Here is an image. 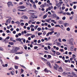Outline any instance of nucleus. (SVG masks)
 Returning <instances> with one entry per match:
<instances>
[{
    "mask_svg": "<svg viewBox=\"0 0 77 77\" xmlns=\"http://www.w3.org/2000/svg\"><path fill=\"white\" fill-rule=\"evenodd\" d=\"M46 32L45 31L43 33L44 35H46Z\"/></svg>",
    "mask_w": 77,
    "mask_h": 77,
    "instance_id": "60",
    "label": "nucleus"
},
{
    "mask_svg": "<svg viewBox=\"0 0 77 77\" xmlns=\"http://www.w3.org/2000/svg\"><path fill=\"white\" fill-rule=\"evenodd\" d=\"M45 41H48V39L47 38H45Z\"/></svg>",
    "mask_w": 77,
    "mask_h": 77,
    "instance_id": "54",
    "label": "nucleus"
},
{
    "mask_svg": "<svg viewBox=\"0 0 77 77\" xmlns=\"http://www.w3.org/2000/svg\"><path fill=\"white\" fill-rule=\"evenodd\" d=\"M65 19H66V17H63V18H62V19L63 20H65Z\"/></svg>",
    "mask_w": 77,
    "mask_h": 77,
    "instance_id": "50",
    "label": "nucleus"
},
{
    "mask_svg": "<svg viewBox=\"0 0 77 77\" xmlns=\"http://www.w3.org/2000/svg\"><path fill=\"white\" fill-rule=\"evenodd\" d=\"M49 35H51L53 34L51 32H49Z\"/></svg>",
    "mask_w": 77,
    "mask_h": 77,
    "instance_id": "61",
    "label": "nucleus"
},
{
    "mask_svg": "<svg viewBox=\"0 0 77 77\" xmlns=\"http://www.w3.org/2000/svg\"><path fill=\"white\" fill-rule=\"evenodd\" d=\"M25 36H28L30 35V34L29 33H27L26 34H25Z\"/></svg>",
    "mask_w": 77,
    "mask_h": 77,
    "instance_id": "30",
    "label": "nucleus"
},
{
    "mask_svg": "<svg viewBox=\"0 0 77 77\" xmlns=\"http://www.w3.org/2000/svg\"><path fill=\"white\" fill-rule=\"evenodd\" d=\"M31 38L33 39V38H35V35H32L31 36Z\"/></svg>",
    "mask_w": 77,
    "mask_h": 77,
    "instance_id": "21",
    "label": "nucleus"
},
{
    "mask_svg": "<svg viewBox=\"0 0 77 77\" xmlns=\"http://www.w3.org/2000/svg\"><path fill=\"white\" fill-rule=\"evenodd\" d=\"M51 20V19L49 18L48 19H45V21L46 22H47V23H50V21Z\"/></svg>",
    "mask_w": 77,
    "mask_h": 77,
    "instance_id": "7",
    "label": "nucleus"
},
{
    "mask_svg": "<svg viewBox=\"0 0 77 77\" xmlns=\"http://www.w3.org/2000/svg\"><path fill=\"white\" fill-rule=\"evenodd\" d=\"M13 34H15V33H16V31H14L13 32Z\"/></svg>",
    "mask_w": 77,
    "mask_h": 77,
    "instance_id": "58",
    "label": "nucleus"
},
{
    "mask_svg": "<svg viewBox=\"0 0 77 77\" xmlns=\"http://www.w3.org/2000/svg\"><path fill=\"white\" fill-rule=\"evenodd\" d=\"M66 30L67 31H68V32H69V31H70V28L69 27H68L67 28Z\"/></svg>",
    "mask_w": 77,
    "mask_h": 77,
    "instance_id": "32",
    "label": "nucleus"
},
{
    "mask_svg": "<svg viewBox=\"0 0 77 77\" xmlns=\"http://www.w3.org/2000/svg\"><path fill=\"white\" fill-rule=\"evenodd\" d=\"M52 9H53V7H49L48 8V9L49 11H50V10Z\"/></svg>",
    "mask_w": 77,
    "mask_h": 77,
    "instance_id": "24",
    "label": "nucleus"
},
{
    "mask_svg": "<svg viewBox=\"0 0 77 77\" xmlns=\"http://www.w3.org/2000/svg\"><path fill=\"white\" fill-rule=\"evenodd\" d=\"M24 19L25 20H27V19H28V17H27L26 16H24Z\"/></svg>",
    "mask_w": 77,
    "mask_h": 77,
    "instance_id": "27",
    "label": "nucleus"
},
{
    "mask_svg": "<svg viewBox=\"0 0 77 77\" xmlns=\"http://www.w3.org/2000/svg\"><path fill=\"white\" fill-rule=\"evenodd\" d=\"M54 61L53 60H51L50 61V63H54Z\"/></svg>",
    "mask_w": 77,
    "mask_h": 77,
    "instance_id": "42",
    "label": "nucleus"
},
{
    "mask_svg": "<svg viewBox=\"0 0 77 77\" xmlns=\"http://www.w3.org/2000/svg\"><path fill=\"white\" fill-rule=\"evenodd\" d=\"M70 50L71 51H74V46H72L70 48Z\"/></svg>",
    "mask_w": 77,
    "mask_h": 77,
    "instance_id": "13",
    "label": "nucleus"
},
{
    "mask_svg": "<svg viewBox=\"0 0 77 77\" xmlns=\"http://www.w3.org/2000/svg\"><path fill=\"white\" fill-rule=\"evenodd\" d=\"M47 64H48V65L49 67H50V68H51L52 67H51V64L50 63V62L48 61L47 62Z\"/></svg>",
    "mask_w": 77,
    "mask_h": 77,
    "instance_id": "6",
    "label": "nucleus"
},
{
    "mask_svg": "<svg viewBox=\"0 0 77 77\" xmlns=\"http://www.w3.org/2000/svg\"><path fill=\"white\" fill-rule=\"evenodd\" d=\"M41 4H42V2H39L38 3V5H41Z\"/></svg>",
    "mask_w": 77,
    "mask_h": 77,
    "instance_id": "51",
    "label": "nucleus"
},
{
    "mask_svg": "<svg viewBox=\"0 0 77 77\" xmlns=\"http://www.w3.org/2000/svg\"><path fill=\"white\" fill-rule=\"evenodd\" d=\"M19 59V58L17 57V56H16L15 57V60H17V59Z\"/></svg>",
    "mask_w": 77,
    "mask_h": 77,
    "instance_id": "38",
    "label": "nucleus"
},
{
    "mask_svg": "<svg viewBox=\"0 0 77 77\" xmlns=\"http://www.w3.org/2000/svg\"><path fill=\"white\" fill-rule=\"evenodd\" d=\"M48 49H49V50H50V49H51V47H50V46H48Z\"/></svg>",
    "mask_w": 77,
    "mask_h": 77,
    "instance_id": "49",
    "label": "nucleus"
},
{
    "mask_svg": "<svg viewBox=\"0 0 77 77\" xmlns=\"http://www.w3.org/2000/svg\"><path fill=\"white\" fill-rule=\"evenodd\" d=\"M72 3L73 4H76V3H77V2H72Z\"/></svg>",
    "mask_w": 77,
    "mask_h": 77,
    "instance_id": "64",
    "label": "nucleus"
},
{
    "mask_svg": "<svg viewBox=\"0 0 77 77\" xmlns=\"http://www.w3.org/2000/svg\"><path fill=\"white\" fill-rule=\"evenodd\" d=\"M48 27H49V28H51V25H50V24L48 25Z\"/></svg>",
    "mask_w": 77,
    "mask_h": 77,
    "instance_id": "43",
    "label": "nucleus"
},
{
    "mask_svg": "<svg viewBox=\"0 0 77 77\" xmlns=\"http://www.w3.org/2000/svg\"><path fill=\"white\" fill-rule=\"evenodd\" d=\"M7 5H8V6L9 7L11 6H11H14V5L12 4V2H9L7 3Z\"/></svg>",
    "mask_w": 77,
    "mask_h": 77,
    "instance_id": "3",
    "label": "nucleus"
},
{
    "mask_svg": "<svg viewBox=\"0 0 77 77\" xmlns=\"http://www.w3.org/2000/svg\"><path fill=\"white\" fill-rule=\"evenodd\" d=\"M47 17V15H45L43 17V19H45V18H46Z\"/></svg>",
    "mask_w": 77,
    "mask_h": 77,
    "instance_id": "22",
    "label": "nucleus"
},
{
    "mask_svg": "<svg viewBox=\"0 0 77 77\" xmlns=\"http://www.w3.org/2000/svg\"><path fill=\"white\" fill-rule=\"evenodd\" d=\"M52 16L53 18H56L57 17V16L56 15V14H53Z\"/></svg>",
    "mask_w": 77,
    "mask_h": 77,
    "instance_id": "14",
    "label": "nucleus"
},
{
    "mask_svg": "<svg viewBox=\"0 0 77 77\" xmlns=\"http://www.w3.org/2000/svg\"><path fill=\"white\" fill-rule=\"evenodd\" d=\"M59 3L61 5H62V4H63V2L60 1V2H59Z\"/></svg>",
    "mask_w": 77,
    "mask_h": 77,
    "instance_id": "55",
    "label": "nucleus"
},
{
    "mask_svg": "<svg viewBox=\"0 0 77 77\" xmlns=\"http://www.w3.org/2000/svg\"><path fill=\"white\" fill-rule=\"evenodd\" d=\"M59 67V66L57 64H55V66L54 67V69H55L56 70H57L58 68Z\"/></svg>",
    "mask_w": 77,
    "mask_h": 77,
    "instance_id": "2",
    "label": "nucleus"
},
{
    "mask_svg": "<svg viewBox=\"0 0 77 77\" xmlns=\"http://www.w3.org/2000/svg\"><path fill=\"white\" fill-rule=\"evenodd\" d=\"M34 31H35V29H34L33 28L31 29V31H32V32H34Z\"/></svg>",
    "mask_w": 77,
    "mask_h": 77,
    "instance_id": "47",
    "label": "nucleus"
},
{
    "mask_svg": "<svg viewBox=\"0 0 77 77\" xmlns=\"http://www.w3.org/2000/svg\"><path fill=\"white\" fill-rule=\"evenodd\" d=\"M58 41L60 42H62V41H61V39L60 38H59L58 39Z\"/></svg>",
    "mask_w": 77,
    "mask_h": 77,
    "instance_id": "62",
    "label": "nucleus"
},
{
    "mask_svg": "<svg viewBox=\"0 0 77 77\" xmlns=\"http://www.w3.org/2000/svg\"><path fill=\"white\" fill-rule=\"evenodd\" d=\"M74 41V39L72 38L69 39V41L70 42H72V41Z\"/></svg>",
    "mask_w": 77,
    "mask_h": 77,
    "instance_id": "23",
    "label": "nucleus"
},
{
    "mask_svg": "<svg viewBox=\"0 0 77 77\" xmlns=\"http://www.w3.org/2000/svg\"><path fill=\"white\" fill-rule=\"evenodd\" d=\"M25 8V7L24 6H19L17 8L18 9H23Z\"/></svg>",
    "mask_w": 77,
    "mask_h": 77,
    "instance_id": "4",
    "label": "nucleus"
},
{
    "mask_svg": "<svg viewBox=\"0 0 77 77\" xmlns=\"http://www.w3.org/2000/svg\"><path fill=\"white\" fill-rule=\"evenodd\" d=\"M30 27L31 28H33V27H34V25H31V26H30Z\"/></svg>",
    "mask_w": 77,
    "mask_h": 77,
    "instance_id": "40",
    "label": "nucleus"
},
{
    "mask_svg": "<svg viewBox=\"0 0 77 77\" xmlns=\"http://www.w3.org/2000/svg\"><path fill=\"white\" fill-rule=\"evenodd\" d=\"M33 7L34 8V9L36 8V6L35 4H34L33 5Z\"/></svg>",
    "mask_w": 77,
    "mask_h": 77,
    "instance_id": "35",
    "label": "nucleus"
},
{
    "mask_svg": "<svg viewBox=\"0 0 77 77\" xmlns=\"http://www.w3.org/2000/svg\"><path fill=\"white\" fill-rule=\"evenodd\" d=\"M40 7L42 8H43L45 7V5H42L40 6Z\"/></svg>",
    "mask_w": 77,
    "mask_h": 77,
    "instance_id": "19",
    "label": "nucleus"
},
{
    "mask_svg": "<svg viewBox=\"0 0 77 77\" xmlns=\"http://www.w3.org/2000/svg\"><path fill=\"white\" fill-rule=\"evenodd\" d=\"M9 44H10V45H14V43L12 42H9Z\"/></svg>",
    "mask_w": 77,
    "mask_h": 77,
    "instance_id": "29",
    "label": "nucleus"
},
{
    "mask_svg": "<svg viewBox=\"0 0 77 77\" xmlns=\"http://www.w3.org/2000/svg\"><path fill=\"white\" fill-rule=\"evenodd\" d=\"M22 40L23 41V42L24 43H25V42H26V39H24L23 38H22Z\"/></svg>",
    "mask_w": 77,
    "mask_h": 77,
    "instance_id": "25",
    "label": "nucleus"
},
{
    "mask_svg": "<svg viewBox=\"0 0 77 77\" xmlns=\"http://www.w3.org/2000/svg\"><path fill=\"white\" fill-rule=\"evenodd\" d=\"M37 30H38V31H41V28H37Z\"/></svg>",
    "mask_w": 77,
    "mask_h": 77,
    "instance_id": "28",
    "label": "nucleus"
},
{
    "mask_svg": "<svg viewBox=\"0 0 77 77\" xmlns=\"http://www.w3.org/2000/svg\"><path fill=\"white\" fill-rule=\"evenodd\" d=\"M31 17L33 18V19H34L35 18V16L34 15H32V13H31Z\"/></svg>",
    "mask_w": 77,
    "mask_h": 77,
    "instance_id": "20",
    "label": "nucleus"
},
{
    "mask_svg": "<svg viewBox=\"0 0 77 77\" xmlns=\"http://www.w3.org/2000/svg\"><path fill=\"white\" fill-rule=\"evenodd\" d=\"M38 25H36V26H35L34 28L35 30H36V29H37V28H38Z\"/></svg>",
    "mask_w": 77,
    "mask_h": 77,
    "instance_id": "33",
    "label": "nucleus"
},
{
    "mask_svg": "<svg viewBox=\"0 0 77 77\" xmlns=\"http://www.w3.org/2000/svg\"><path fill=\"white\" fill-rule=\"evenodd\" d=\"M51 51L54 53V54H56V51H54V49L53 48L51 49Z\"/></svg>",
    "mask_w": 77,
    "mask_h": 77,
    "instance_id": "16",
    "label": "nucleus"
},
{
    "mask_svg": "<svg viewBox=\"0 0 77 77\" xmlns=\"http://www.w3.org/2000/svg\"><path fill=\"white\" fill-rule=\"evenodd\" d=\"M51 12H52V13H53V14H54V13H55L54 11L53 10H51Z\"/></svg>",
    "mask_w": 77,
    "mask_h": 77,
    "instance_id": "52",
    "label": "nucleus"
},
{
    "mask_svg": "<svg viewBox=\"0 0 77 77\" xmlns=\"http://www.w3.org/2000/svg\"><path fill=\"white\" fill-rule=\"evenodd\" d=\"M22 39L21 38H17V39H16V41H19V42H21L22 41V40H21Z\"/></svg>",
    "mask_w": 77,
    "mask_h": 77,
    "instance_id": "10",
    "label": "nucleus"
},
{
    "mask_svg": "<svg viewBox=\"0 0 77 77\" xmlns=\"http://www.w3.org/2000/svg\"><path fill=\"white\" fill-rule=\"evenodd\" d=\"M30 41H29V40H27L26 41V43H30Z\"/></svg>",
    "mask_w": 77,
    "mask_h": 77,
    "instance_id": "59",
    "label": "nucleus"
},
{
    "mask_svg": "<svg viewBox=\"0 0 77 77\" xmlns=\"http://www.w3.org/2000/svg\"><path fill=\"white\" fill-rule=\"evenodd\" d=\"M66 14L67 15H71V13H69V12H67Z\"/></svg>",
    "mask_w": 77,
    "mask_h": 77,
    "instance_id": "36",
    "label": "nucleus"
},
{
    "mask_svg": "<svg viewBox=\"0 0 77 77\" xmlns=\"http://www.w3.org/2000/svg\"><path fill=\"white\" fill-rule=\"evenodd\" d=\"M45 50H48V48H47V47H45L44 48Z\"/></svg>",
    "mask_w": 77,
    "mask_h": 77,
    "instance_id": "53",
    "label": "nucleus"
},
{
    "mask_svg": "<svg viewBox=\"0 0 77 77\" xmlns=\"http://www.w3.org/2000/svg\"><path fill=\"white\" fill-rule=\"evenodd\" d=\"M18 11H22V12H25V11H26V10H20L18 9Z\"/></svg>",
    "mask_w": 77,
    "mask_h": 77,
    "instance_id": "17",
    "label": "nucleus"
},
{
    "mask_svg": "<svg viewBox=\"0 0 77 77\" xmlns=\"http://www.w3.org/2000/svg\"><path fill=\"white\" fill-rule=\"evenodd\" d=\"M20 25L23 26H24V23H20Z\"/></svg>",
    "mask_w": 77,
    "mask_h": 77,
    "instance_id": "48",
    "label": "nucleus"
},
{
    "mask_svg": "<svg viewBox=\"0 0 77 77\" xmlns=\"http://www.w3.org/2000/svg\"><path fill=\"white\" fill-rule=\"evenodd\" d=\"M72 54V53L71 52H69V55H71Z\"/></svg>",
    "mask_w": 77,
    "mask_h": 77,
    "instance_id": "57",
    "label": "nucleus"
},
{
    "mask_svg": "<svg viewBox=\"0 0 77 77\" xmlns=\"http://www.w3.org/2000/svg\"><path fill=\"white\" fill-rule=\"evenodd\" d=\"M6 23H7V24H9L10 23H11V19H8L6 21Z\"/></svg>",
    "mask_w": 77,
    "mask_h": 77,
    "instance_id": "11",
    "label": "nucleus"
},
{
    "mask_svg": "<svg viewBox=\"0 0 77 77\" xmlns=\"http://www.w3.org/2000/svg\"><path fill=\"white\" fill-rule=\"evenodd\" d=\"M58 71L60 72H61L62 71H63V69L62 67H60L59 68Z\"/></svg>",
    "mask_w": 77,
    "mask_h": 77,
    "instance_id": "8",
    "label": "nucleus"
},
{
    "mask_svg": "<svg viewBox=\"0 0 77 77\" xmlns=\"http://www.w3.org/2000/svg\"><path fill=\"white\" fill-rule=\"evenodd\" d=\"M41 40H38V41H37V42H38V44H39V43H40L41 42Z\"/></svg>",
    "mask_w": 77,
    "mask_h": 77,
    "instance_id": "63",
    "label": "nucleus"
},
{
    "mask_svg": "<svg viewBox=\"0 0 77 77\" xmlns=\"http://www.w3.org/2000/svg\"><path fill=\"white\" fill-rule=\"evenodd\" d=\"M14 67L15 69H18V66H15Z\"/></svg>",
    "mask_w": 77,
    "mask_h": 77,
    "instance_id": "39",
    "label": "nucleus"
},
{
    "mask_svg": "<svg viewBox=\"0 0 77 77\" xmlns=\"http://www.w3.org/2000/svg\"><path fill=\"white\" fill-rule=\"evenodd\" d=\"M62 41L63 42H66V40L65 39H63L62 40Z\"/></svg>",
    "mask_w": 77,
    "mask_h": 77,
    "instance_id": "41",
    "label": "nucleus"
},
{
    "mask_svg": "<svg viewBox=\"0 0 77 77\" xmlns=\"http://www.w3.org/2000/svg\"><path fill=\"white\" fill-rule=\"evenodd\" d=\"M57 46H58V47H60V46L61 45V43H60L59 42H57Z\"/></svg>",
    "mask_w": 77,
    "mask_h": 77,
    "instance_id": "12",
    "label": "nucleus"
},
{
    "mask_svg": "<svg viewBox=\"0 0 77 77\" xmlns=\"http://www.w3.org/2000/svg\"><path fill=\"white\" fill-rule=\"evenodd\" d=\"M55 27H61L59 25H56L55 26Z\"/></svg>",
    "mask_w": 77,
    "mask_h": 77,
    "instance_id": "31",
    "label": "nucleus"
},
{
    "mask_svg": "<svg viewBox=\"0 0 77 77\" xmlns=\"http://www.w3.org/2000/svg\"><path fill=\"white\" fill-rule=\"evenodd\" d=\"M4 50V49H3L2 48H0V51H3Z\"/></svg>",
    "mask_w": 77,
    "mask_h": 77,
    "instance_id": "44",
    "label": "nucleus"
},
{
    "mask_svg": "<svg viewBox=\"0 0 77 77\" xmlns=\"http://www.w3.org/2000/svg\"><path fill=\"white\" fill-rule=\"evenodd\" d=\"M63 25L65 27H66V26H69V23H63Z\"/></svg>",
    "mask_w": 77,
    "mask_h": 77,
    "instance_id": "9",
    "label": "nucleus"
},
{
    "mask_svg": "<svg viewBox=\"0 0 77 77\" xmlns=\"http://www.w3.org/2000/svg\"><path fill=\"white\" fill-rule=\"evenodd\" d=\"M58 23H59V24H62V21L60 20L59 21Z\"/></svg>",
    "mask_w": 77,
    "mask_h": 77,
    "instance_id": "56",
    "label": "nucleus"
},
{
    "mask_svg": "<svg viewBox=\"0 0 77 77\" xmlns=\"http://www.w3.org/2000/svg\"><path fill=\"white\" fill-rule=\"evenodd\" d=\"M72 75H73L74 77H75L76 76V74L74 72H72Z\"/></svg>",
    "mask_w": 77,
    "mask_h": 77,
    "instance_id": "15",
    "label": "nucleus"
},
{
    "mask_svg": "<svg viewBox=\"0 0 77 77\" xmlns=\"http://www.w3.org/2000/svg\"><path fill=\"white\" fill-rule=\"evenodd\" d=\"M56 54H57V55H60V53L57 52L56 53Z\"/></svg>",
    "mask_w": 77,
    "mask_h": 77,
    "instance_id": "45",
    "label": "nucleus"
},
{
    "mask_svg": "<svg viewBox=\"0 0 77 77\" xmlns=\"http://www.w3.org/2000/svg\"><path fill=\"white\" fill-rule=\"evenodd\" d=\"M15 23L16 24H20V22L19 21H17V22H15Z\"/></svg>",
    "mask_w": 77,
    "mask_h": 77,
    "instance_id": "26",
    "label": "nucleus"
},
{
    "mask_svg": "<svg viewBox=\"0 0 77 77\" xmlns=\"http://www.w3.org/2000/svg\"><path fill=\"white\" fill-rule=\"evenodd\" d=\"M42 33L39 32L38 33V36H40L41 35H42Z\"/></svg>",
    "mask_w": 77,
    "mask_h": 77,
    "instance_id": "37",
    "label": "nucleus"
},
{
    "mask_svg": "<svg viewBox=\"0 0 77 77\" xmlns=\"http://www.w3.org/2000/svg\"><path fill=\"white\" fill-rule=\"evenodd\" d=\"M18 50H20V48H17V47H14L13 48L12 50H11L10 52L11 53H14V54H22L21 52H17Z\"/></svg>",
    "mask_w": 77,
    "mask_h": 77,
    "instance_id": "1",
    "label": "nucleus"
},
{
    "mask_svg": "<svg viewBox=\"0 0 77 77\" xmlns=\"http://www.w3.org/2000/svg\"><path fill=\"white\" fill-rule=\"evenodd\" d=\"M45 72H49V71L50 72H51V71H48V70H47V69H45Z\"/></svg>",
    "mask_w": 77,
    "mask_h": 77,
    "instance_id": "18",
    "label": "nucleus"
},
{
    "mask_svg": "<svg viewBox=\"0 0 77 77\" xmlns=\"http://www.w3.org/2000/svg\"><path fill=\"white\" fill-rule=\"evenodd\" d=\"M10 38V37H9V36H8L5 39V40L3 41V42H5V44H6V43H7V42H6V41H7V40H8V39H9Z\"/></svg>",
    "mask_w": 77,
    "mask_h": 77,
    "instance_id": "5",
    "label": "nucleus"
},
{
    "mask_svg": "<svg viewBox=\"0 0 77 77\" xmlns=\"http://www.w3.org/2000/svg\"><path fill=\"white\" fill-rule=\"evenodd\" d=\"M58 6L57 8H59V7H60V6H61L62 5L61 4H60V3H58Z\"/></svg>",
    "mask_w": 77,
    "mask_h": 77,
    "instance_id": "34",
    "label": "nucleus"
},
{
    "mask_svg": "<svg viewBox=\"0 0 77 77\" xmlns=\"http://www.w3.org/2000/svg\"><path fill=\"white\" fill-rule=\"evenodd\" d=\"M59 19H60V17L58 16H57L56 20H59Z\"/></svg>",
    "mask_w": 77,
    "mask_h": 77,
    "instance_id": "46",
    "label": "nucleus"
}]
</instances>
